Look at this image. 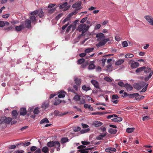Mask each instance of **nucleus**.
<instances>
[{
	"label": "nucleus",
	"mask_w": 153,
	"mask_h": 153,
	"mask_svg": "<svg viewBox=\"0 0 153 153\" xmlns=\"http://www.w3.org/2000/svg\"><path fill=\"white\" fill-rule=\"evenodd\" d=\"M89 26L86 24H81L78 27V29L79 32L82 31V33L80 35V36H82L84 35V33L86 32L89 29Z\"/></svg>",
	"instance_id": "obj_1"
},
{
	"label": "nucleus",
	"mask_w": 153,
	"mask_h": 153,
	"mask_svg": "<svg viewBox=\"0 0 153 153\" xmlns=\"http://www.w3.org/2000/svg\"><path fill=\"white\" fill-rule=\"evenodd\" d=\"M82 2L81 1H79L75 3L72 5V7L75 8L74 10L78 12L82 8V7L81 6Z\"/></svg>",
	"instance_id": "obj_2"
},
{
	"label": "nucleus",
	"mask_w": 153,
	"mask_h": 153,
	"mask_svg": "<svg viewBox=\"0 0 153 153\" xmlns=\"http://www.w3.org/2000/svg\"><path fill=\"white\" fill-rule=\"evenodd\" d=\"M108 38L104 39L102 40H101L98 44H97L96 46L97 47H100L104 45L109 40Z\"/></svg>",
	"instance_id": "obj_3"
},
{
	"label": "nucleus",
	"mask_w": 153,
	"mask_h": 153,
	"mask_svg": "<svg viewBox=\"0 0 153 153\" xmlns=\"http://www.w3.org/2000/svg\"><path fill=\"white\" fill-rule=\"evenodd\" d=\"M144 18L149 22L150 25L153 26V18L149 15L146 16Z\"/></svg>",
	"instance_id": "obj_4"
},
{
	"label": "nucleus",
	"mask_w": 153,
	"mask_h": 153,
	"mask_svg": "<svg viewBox=\"0 0 153 153\" xmlns=\"http://www.w3.org/2000/svg\"><path fill=\"white\" fill-rule=\"evenodd\" d=\"M53 147L56 149L57 151H59L60 149V143L58 141H55V143Z\"/></svg>",
	"instance_id": "obj_5"
},
{
	"label": "nucleus",
	"mask_w": 153,
	"mask_h": 153,
	"mask_svg": "<svg viewBox=\"0 0 153 153\" xmlns=\"http://www.w3.org/2000/svg\"><path fill=\"white\" fill-rule=\"evenodd\" d=\"M25 28L24 25L23 24L19 26H16L15 27V29L16 31H20Z\"/></svg>",
	"instance_id": "obj_6"
},
{
	"label": "nucleus",
	"mask_w": 153,
	"mask_h": 153,
	"mask_svg": "<svg viewBox=\"0 0 153 153\" xmlns=\"http://www.w3.org/2000/svg\"><path fill=\"white\" fill-rule=\"evenodd\" d=\"M20 115L22 116H25L27 113V111L26 109L24 108H20Z\"/></svg>",
	"instance_id": "obj_7"
},
{
	"label": "nucleus",
	"mask_w": 153,
	"mask_h": 153,
	"mask_svg": "<svg viewBox=\"0 0 153 153\" xmlns=\"http://www.w3.org/2000/svg\"><path fill=\"white\" fill-rule=\"evenodd\" d=\"M91 82L95 88H100L99 84L97 81L95 80H92L91 81Z\"/></svg>",
	"instance_id": "obj_8"
},
{
	"label": "nucleus",
	"mask_w": 153,
	"mask_h": 153,
	"mask_svg": "<svg viewBox=\"0 0 153 153\" xmlns=\"http://www.w3.org/2000/svg\"><path fill=\"white\" fill-rule=\"evenodd\" d=\"M31 23V22L30 20L29 19L26 20L25 22V25L26 26V27L29 28L30 27Z\"/></svg>",
	"instance_id": "obj_9"
},
{
	"label": "nucleus",
	"mask_w": 153,
	"mask_h": 153,
	"mask_svg": "<svg viewBox=\"0 0 153 153\" xmlns=\"http://www.w3.org/2000/svg\"><path fill=\"white\" fill-rule=\"evenodd\" d=\"M125 87L127 91H130L133 89L132 86L127 83L125 84Z\"/></svg>",
	"instance_id": "obj_10"
},
{
	"label": "nucleus",
	"mask_w": 153,
	"mask_h": 153,
	"mask_svg": "<svg viewBox=\"0 0 153 153\" xmlns=\"http://www.w3.org/2000/svg\"><path fill=\"white\" fill-rule=\"evenodd\" d=\"M95 62L94 61L91 62L89 65L88 68L89 70H92L94 69L95 68V66L94 63Z\"/></svg>",
	"instance_id": "obj_11"
},
{
	"label": "nucleus",
	"mask_w": 153,
	"mask_h": 153,
	"mask_svg": "<svg viewBox=\"0 0 153 153\" xmlns=\"http://www.w3.org/2000/svg\"><path fill=\"white\" fill-rule=\"evenodd\" d=\"M12 115L13 119H16L18 115L17 111L16 110L13 111L12 112Z\"/></svg>",
	"instance_id": "obj_12"
},
{
	"label": "nucleus",
	"mask_w": 153,
	"mask_h": 153,
	"mask_svg": "<svg viewBox=\"0 0 153 153\" xmlns=\"http://www.w3.org/2000/svg\"><path fill=\"white\" fill-rule=\"evenodd\" d=\"M30 18L33 23L35 24L36 23L37 19H36L35 16H30Z\"/></svg>",
	"instance_id": "obj_13"
},
{
	"label": "nucleus",
	"mask_w": 153,
	"mask_h": 153,
	"mask_svg": "<svg viewBox=\"0 0 153 153\" xmlns=\"http://www.w3.org/2000/svg\"><path fill=\"white\" fill-rule=\"evenodd\" d=\"M96 37L98 38L99 39H100V40H101L102 39L105 38V36L104 34L102 33H100L96 35Z\"/></svg>",
	"instance_id": "obj_14"
},
{
	"label": "nucleus",
	"mask_w": 153,
	"mask_h": 153,
	"mask_svg": "<svg viewBox=\"0 0 153 153\" xmlns=\"http://www.w3.org/2000/svg\"><path fill=\"white\" fill-rule=\"evenodd\" d=\"M55 143V141H50L47 143V145L49 147H53L54 146Z\"/></svg>",
	"instance_id": "obj_15"
},
{
	"label": "nucleus",
	"mask_w": 153,
	"mask_h": 153,
	"mask_svg": "<svg viewBox=\"0 0 153 153\" xmlns=\"http://www.w3.org/2000/svg\"><path fill=\"white\" fill-rule=\"evenodd\" d=\"M106 135V133H105L103 134H100L96 138L98 140H102L103 138L105 137Z\"/></svg>",
	"instance_id": "obj_16"
},
{
	"label": "nucleus",
	"mask_w": 153,
	"mask_h": 153,
	"mask_svg": "<svg viewBox=\"0 0 153 153\" xmlns=\"http://www.w3.org/2000/svg\"><path fill=\"white\" fill-rule=\"evenodd\" d=\"M105 151L107 152H109L110 151L115 152L116 151V149L114 148L108 147L105 149Z\"/></svg>",
	"instance_id": "obj_17"
},
{
	"label": "nucleus",
	"mask_w": 153,
	"mask_h": 153,
	"mask_svg": "<svg viewBox=\"0 0 153 153\" xmlns=\"http://www.w3.org/2000/svg\"><path fill=\"white\" fill-rule=\"evenodd\" d=\"M139 96V94L138 93L129 94L128 97L130 98H132L134 97H137Z\"/></svg>",
	"instance_id": "obj_18"
},
{
	"label": "nucleus",
	"mask_w": 153,
	"mask_h": 153,
	"mask_svg": "<svg viewBox=\"0 0 153 153\" xmlns=\"http://www.w3.org/2000/svg\"><path fill=\"white\" fill-rule=\"evenodd\" d=\"M4 122L7 124H9L12 120L11 118L10 117H5V119H4Z\"/></svg>",
	"instance_id": "obj_19"
},
{
	"label": "nucleus",
	"mask_w": 153,
	"mask_h": 153,
	"mask_svg": "<svg viewBox=\"0 0 153 153\" xmlns=\"http://www.w3.org/2000/svg\"><path fill=\"white\" fill-rule=\"evenodd\" d=\"M139 65V63L137 62H135L131 64V67L132 68H135L138 67Z\"/></svg>",
	"instance_id": "obj_20"
},
{
	"label": "nucleus",
	"mask_w": 153,
	"mask_h": 153,
	"mask_svg": "<svg viewBox=\"0 0 153 153\" xmlns=\"http://www.w3.org/2000/svg\"><path fill=\"white\" fill-rule=\"evenodd\" d=\"M48 102L46 101L43 103L42 105V108H44V109H45L47 108H48Z\"/></svg>",
	"instance_id": "obj_21"
},
{
	"label": "nucleus",
	"mask_w": 153,
	"mask_h": 153,
	"mask_svg": "<svg viewBox=\"0 0 153 153\" xmlns=\"http://www.w3.org/2000/svg\"><path fill=\"white\" fill-rule=\"evenodd\" d=\"M42 151L44 153H49V149L48 146H44L42 149Z\"/></svg>",
	"instance_id": "obj_22"
},
{
	"label": "nucleus",
	"mask_w": 153,
	"mask_h": 153,
	"mask_svg": "<svg viewBox=\"0 0 153 153\" xmlns=\"http://www.w3.org/2000/svg\"><path fill=\"white\" fill-rule=\"evenodd\" d=\"M94 126L96 127L100 126L102 124V123L98 121H95L94 122Z\"/></svg>",
	"instance_id": "obj_23"
},
{
	"label": "nucleus",
	"mask_w": 153,
	"mask_h": 153,
	"mask_svg": "<svg viewBox=\"0 0 153 153\" xmlns=\"http://www.w3.org/2000/svg\"><path fill=\"white\" fill-rule=\"evenodd\" d=\"M144 71L146 73H151V71H152L151 70V68L149 67L146 68L145 67V68L144 69Z\"/></svg>",
	"instance_id": "obj_24"
},
{
	"label": "nucleus",
	"mask_w": 153,
	"mask_h": 153,
	"mask_svg": "<svg viewBox=\"0 0 153 153\" xmlns=\"http://www.w3.org/2000/svg\"><path fill=\"white\" fill-rule=\"evenodd\" d=\"M124 62V60L123 59H120L118 60L115 63L116 65H120L123 64Z\"/></svg>",
	"instance_id": "obj_25"
},
{
	"label": "nucleus",
	"mask_w": 153,
	"mask_h": 153,
	"mask_svg": "<svg viewBox=\"0 0 153 153\" xmlns=\"http://www.w3.org/2000/svg\"><path fill=\"white\" fill-rule=\"evenodd\" d=\"M112 120L114 122H121L122 120V118L120 117H117L112 119Z\"/></svg>",
	"instance_id": "obj_26"
},
{
	"label": "nucleus",
	"mask_w": 153,
	"mask_h": 153,
	"mask_svg": "<svg viewBox=\"0 0 153 153\" xmlns=\"http://www.w3.org/2000/svg\"><path fill=\"white\" fill-rule=\"evenodd\" d=\"M75 83L78 85H79L81 83V80L80 79L77 78H76L74 79Z\"/></svg>",
	"instance_id": "obj_27"
},
{
	"label": "nucleus",
	"mask_w": 153,
	"mask_h": 153,
	"mask_svg": "<svg viewBox=\"0 0 153 153\" xmlns=\"http://www.w3.org/2000/svg\"><path fill=\"white\" fill-rule=\"evenodd\" d=\"M49 121L48 119L47 118H45L42 119L40 122V124H43L44 123H48Z\"/></svg>",
	"instance_id": "obj_28"
},
{
	"label": "nucleus",
	"mask_w": 153,
	"mask_h": 153,
	"mask_svg": "<svg viewBox=\"0 0 153 153\" xmlns=\"http://www.w3.org/2000/svg\"><path fill=\"white\" fill-rule=\"evenodd\" d=\"M88 150V148L85 149H80L78 151L80 152V153H88L89 152Z\"/></svg>",
	"instance_id": "obj_29"
},
{
	"label": "nucleus",
	"mask_w": 153,
	"mask_h": 153,
	"mask_svg": "<svg viewBox=\"0 0 153 153\" xmlns=\"http://www.w3.org/2000/svg\"><path fill=\"white\" fill-rule=\"evenodd\" d=\"M152 74H153V71H151V73H150L149 74V76L145 77V79H144L145 81L146 82L148 81L149 80V78L151 77Z\"/></svg>",
	"instance_id": "obj_30"
},
{
	"label": "nucleus",
	"mask_w": 153,
	"mask_h": 153,
	"mask_svg": "<svg viewBox=\"0 0 153 153\" xmlns=\"http://www.w3.org/2000/svg\"><path fill=\"white\" fill-rule=\"evenodd\" d=\"M39 10V12L38 13V16L40 18H42L44 16V13L42 9Z\"/></svg>",
	"instance_id": "obj_31"
},
{
	"label": "nucleus",
	"mask_w": 153,
	"mask_h": 153,
	"mask_svg": "<svg viewBox=\"0 0 153 153\" xmlns=\"http://www.w3.org/2000/svg\"><path fill=\"white\" fill-rule=\"evenodd\" d=\"M117 131V130L116 129H114L112 128H110L109 129L108 132L111 134H116Z\"/></svg>",
	"instance_id": "obj_32"
},
{
	"label": "nucleus",
	"mask_w": 153,
	"mask_h": 153,
	"mask_svg": "<svg viewBox=\"0 0 153 153\" xmlns=\"http://www.w3.org/2000/svg\"><path fill=\"white\" fill-rule=\"evenodd\" d=\"M73 99L76 101H79L80 99V96L78 94H76L74 96Z\"/></svg>",
	"instance_id": "obj_33"
},
{
	"label": "nucleus",
	"mask_w": 153,
	"mask_h": 153,
	"mask_svg": "<svg viewBox=\"0 0 153 153\" xmlns=\"http://www.w3.org/2000/svg\"><path fill=\"white\" fill-rule=\"evenodd\" d=\"M68 141V139L67 137L62 138L60 140L61 143H65Z\"/></svg>",
	"instance_id": "obj_34"
},
{
	"label": "nucleus",
	"mask_w": 153,
	"mask_h": 153,
	"mask_svg": "<svg viewBox=\"0 0 153 153\" xmlns=\"http://www.w3.org/2000/svg\"><path fill=\"white\" fill-rule=\"evenodd\" d=\"M82 88L83 90L85 91H88L91 89V88L85 85H83L82 87Z\"/></svg>",
	"instance_id": "obj_35"
},
{
	"label": "nucleus",
	"mask_w": 153,
	"mask_h": 153,
	"mask_svg": "<svg viewBox=\"0 0 153 153\" xmlns=\"http://www.w3.org/2000/svg\"><path fill=\"white\" fill-rule=\"evenodd\" d=\"M78 13V12H76V11L74 10V11L69 14L67 16L70 19V18L73 15H76Z\"/></svg>",
	"instance_id": "obj_36"
},
{
	"label": "nucleus",
	"mask_w": 153,
	"mask_h": 153,
	"mask_svg": "<svg viewBox=\"0 0 153 153\" xmlns=\"http://www.w3.org/2000/svg\"><path fill=\"white\" fill-rule=\"evenodd\" d=\"M78 13V12H76V11L74 10V11L69 14L67 16L70 19V18L73 15H76Z\"/></svg>",
	"instance_id": "obj_37"
},
{
	"label": "nucleus",
	"mask_w": 153,
	"mask_h": 153,
	"mask_svg": "<svg viewBox=\"0 0 153 153\" xmlns=\"http://www.w3.org/2000/svg\"><path fill=\"white\" fill-rule=\"evenodd\" d=\"M108 112H93L91 114L93 115H100V114H103L107 113Z\"/></svg>",
	"instance_id": "obj_38"
},
{
	"label": "nucleus",
	"mask_w": 153,
	"mask_h": 153,
	"mask_svg": "<svg viewBox=\"0 0 153 153\" xmlns=\"http://www.w3.org/2000/svg\"><path fill=\"white\" fill-rule=\"evenodd\" d=\"M94 48H88L85 50V52L86 53H89L93 51Z\"/></svg>",
	"instance_id": "obj_39"
},
{
	"label": "nucleus",
	"mask_w": 153,
	"mask_h": 153,
	"mask_svg": "<svg viewBox=\"0 0 153 153\" xmlns=\"http://www.w3.org/2000/svg\"><path fill=\"white\" fill-rule=\"evenodd\" d=\"M85 61V59L83 58H82L78 59L77 61L78 64H81L83 63Z\"/></svg>",
	"instance_id": "obj_40"
},
{
	"label": "nucleus",
	"mask_w": 153,
	"mask_h": 153,
	"mask_svg": "<svg viewBox=\"0 0 153 153\" xmlns=\"http://www.w3.org/2000/svg\"><path fill=\"white\" fill-rule=\"evenodd\" d=\"M134 87L135 89L138 90H139L141 88V87H140V85L139 84L137 83L136 84H134Z\"/></svg>",
	"instance_id": "obj_41"
},
{
	"label": "nucleus",
	"mask_w": 153,
	"mask_h": 153,
	"mask_svg": "<svg viewBox=\"0 0 153 153\" xmlns=\"http://www.w3.org/2000/svg\"><path fill=\"white\" fill-rule=\"evenodd\" d=\"M134 129L135 128H128L126 129V131L128 133H131L132 132Z\"/></svg>",
	"instance_id": "obj_42"
},
{
	"label": "nucleus",
	"mask_w": 153,
	"mask_h": 153,
	"mask_svg": "<svg viewBox=\"0 0 153 153\" xmlns=\"http://www.w3.org/2000/svg\"><path fill=\"white\" fill-rule=\"evenodd\" d=\"M39 12V10H36L31 13L30 14L31 16H35Z\"/></svg>",
	"instance_id": "obj_43"
},
{
	"label": "nucleus",
	"mask_w": 153,
	"mask_h": 153,
	"mask_svg": "<svg viewBox=\"0 0 153 153\" xmlns=\"http://www.w3.org/2000/svg\"><path fill=\"white\" fill-rule=\"evenodd\" d=\"M68 3L65 2L63 4H61L59 6V8L60 9H63L66 7L68 5Z\"/></svg>",
	"instance_id": "obj_44"
},
{
	"label": "nucleus",
	"mask_w": 153,
	"mask_h": 153,
	"mask_svg": "<svg viewBox=\"0 0 153 153\" xmlns=\"http://www.w3.org/2000/svg\"><path fill=\"white\" fill-rule=\"evenodd\" d=\"M145 68V67L143 66L139 68H137L136 70L137 72H139L142 71H144V69Z\"/></svg>",
	"instance_id": "obj_45"
},
{
	"label": "nucleus",
	"mask_w": 153,
	"mask_h": 153,
	"mask_svg": "<svg viewBox=\"0 0 153 153\" xmlns=\"http://www.w3.org/2000/svg\"><path fill=\"white\" fill-rule=\"evenodd\" d=\"M65 92L63 91V92H61L58 95V97L59 98H63L65 96V95L64 94Z\"/></svg>",
	"instance_id": "obj_46"
},
{
	"label": "nucleus",
	"mask_w": 153,
	"mask_h": 153,
	"mask_svg": "<svg viewBox=\"0 0 153 153\" xmlns=\"http://www.w3.org/2000/svg\"><path fill=\"white\" fill-rule=\"evenodd\" d=\"M91 106L90 105H88L87 104H85L84 105V107L85 108H89V109H93V108L92 107H91Z\"/></svg>",
	"instance_id": "obj_47"
},
{
	"label": "nucleus",
	"mask_w": 153,
	"mask_h": 153,
	"mask_svg": "<svg viewBox=\"0 0 153 153\" xmlns=\"http://www.w3.org/2000/svg\"><path fill=\"white\" fill-rule=\"evenodd\" d=\"M39 108H38V107H36V108H35L33 111V113L35 114H38L39 112Z\"/></svg>",
	"instance_id": "obj_48"
},
{
	"label": "nucleus",
	"mask_w": 153,
	"mask_h": 153,
	"mask_svg": "<svg viewBox=\"0 0 153 153\" xmlns=\"http://www.w3.org/2000/svg\"><path fill=\"white\" fill-rule=\"evenodd\" d=\"M56 8H53L48 10V13L50 14H52L56 10Z\"/></svg>",
	"instance_id": "obj_49"
},
{
	"label": "nucleus",
	"mask_w": 153,
	"mask_h": 153,
	"mask_svg": "<svg viewBox=\"0 0 153 153\" xmlns=\"http://www.w3.org/2000/svg\"><path fill=\"white\" fill-rule=\"evenodd\" d=\"M13 29V27L11 26L9 27H5L4 29L5 30H7V31L12 30Z\"/></svg>",
	"instance_id": "obj_50"
},
{
	"label": "nucleus",
	"mask_w": 153,
	"mask_h": 153,
	"mask_svg": "<svg viewBox=\"0 0 153 153\" xmlns=\"http://www.w3.org/2000/svg\"><path fill=\"white\" fill-rule=\"evenodd\" d=\"M61 102V100H56L53 103V104L55 105H58Z\"/></svg>",
	"instance_id": "obj_51"
},
{
	"label": "nucleus",
	"mask_w": 153,
	"mask_h": 153,
	"mask_svg": "<svg viewBox=\"0 0 153 153\" xmlns=\"http://www.w3.org/2000/svg\"><path fill=\"white\" fill-rule=\"evenodd\" d=\"M106 58L105 57H103V59H102V66H104L105 64V63L106 60Z\"/></svg>",
	"instance_id": "obj_52"
},
{
	"label": "nucleus",
	"mask_w": 153,
	"mask_h": 153,
	"mask_svg": "<svg viewBox=\"0 0 153 153\" xmlns=\"http://www.w3.org/2000/svg\"><path fill=\"white\" fill-rule=\"evenodd\" d=\"M134 56V55L132 54H127L125 56V57L127 58H132Z\"/></svg>",
	"instance_id": "obj_53"
},
{
	"label": "nucleus",
	"mask_w": 153,
	"mask_h": 153,
	"mask_svg": "<svg viewBox=\"0 0 153 153\" xmlns=\"http://www.w3.org/2000/svg\"><path fill=\"white\" fill-rule=\"evenodd\" d=\"M81 130V128L80 127H76L74 128L73 130L75 132H78L80 131Z\"/></svg>",
	"instance_id": "obj_54"
},
{
	"label": "nucleus",
	"mask_w": 153,
	"mask_h": 153,
	"mask_svg": "<svg viewBox=\"0 0 153 153\" xmlns=\"http://www.w3.org/2000/svg\"><path fill=\"white\" fill-rule=\"evenodd\" d=\"M63 15V14L62 13H60V14L58 15L57 16H56L55 17V19L56 20H58Z\"/></svg>",
	"instance_id": "obj_55"
},
{
	"label": "nucleus",
	"mask_w": 153,
	"mask_h": 153,
	"mask_svg": "<svg viewBox=\"0 0 153 153\" xmlns=\"http://www.w3.org/2000/svg\"><path fill=\"white\" fill-rule=\"evenodd\" d=\"M104 79L105 80L108 82H111L112 81V80L111 79L107 76L105 77L104 78Z\"/></svg>",
	"instance_id": "obj_56"
},
{
	"label": "nucleus",
	"mask_w": 153,
	"mask_h": 153,
	"mask_svg": "<svg viewBox=\"0 0 153 153\" xmlns=\"http://www.w3.org/2000/svg\"><path fill=\"white\" fill-rule=\"evenodd\" d=\"M122 45L123 47H127L128 45L127 42L126 41H123L122 43Z\"/></svg>",
	"instance_id": "obj_57"
},
{
	"label": "nucleus",
	"mask_w": 153,
	"mask_h": 153,
	"mask_svg": "<svg viewBox=\"0 0 153 153\" xmlns=\"http://www.w3.org/2000/svg\"><path fill=\"white\" fill-rule=\"evenodd\" d=\"M119 98V97L117 94H113L112 95V100L117 99Z\"/></svg>",
	"instance_id": "obj_58"
},
{
	"label": "nucleus",
	"mask_w": 153,
	"mask_h": 153,
	"mask_svg": "<svg viewBox=\"0 0 153 153\" xmlns=\"http://www.w3.org/2000/svg\"><path fill=\"white\" fill-rule=\"evenodd\" d=\"M90 129L89 128H88L85 129L84 130H82L81 131H80V132L81 133H84L86 132H87L88 131H89Z\"/></svg>",
	"instance_id": "obj_59"
},
{
	"label": "nucleus",
	"mask_w": 153,
	"mask_h": 153,
	"mask_svg": "<svg viewBox=\"0 0 153 153\" xmlns=\"http://www.w3.org/2000/svg\"><path fill=\"white\" fill-rule=\"evenodd\" d=\"M79 101L80 102L78 103L79 104H83L85 103V101L83 98H82L81 100H80Z\"/></svg>",
	"instance_id": "obj_60"
},
{
	"label": "nucleus",
	"mask_w": 153,
	"mask_h": 153,
	"mask_svg": "<svg viewBox=\"0 0 153 153\" xmlns=\"http://www.w3.org/2000/svg\"><path fill=\"white\" fill-rule=\"evenodd\" d=\"M150 119V117L148 116H146L143 117V120L145 121L146 120H149Z\"/></svg>",
	"instance_id": "obj_61"
},
{
	"label": "nucleus",
	"mask_w": 153,
	"mask_h": 153,
	"mask_svg": "<svg viewBox=\"0 0 153 153\" xmlns=\"http://www.w3.org/2000/svg\"><path fill=\"white\" fill-rule=\"evenodd\" d=\"M86 147V146L83 145H80V146H78L77 149H85Z\"/></svg>",
	"instance_id": "obj_62"
},
{
	"label": "nucleus",
	"mask_w": 153,
	"mask_h": 153,
	"mask_svg": "<svg viewBox=\"0 0 153 153\" xmlns=\"http://www.w3.org/2000/svg\"><path fill=\"white\" fill-rule=\"evenodd\" d=\"M118 85L121 87H125V84L122 82H119L118 83Z\"/></svg>",
	"instance_id": "obj_63"
},
{
	"label": "nucleus",
	"mask_w": 153,
	"mask_h": 153,
	"mask_svg": "<svg viewBox=\"0 0 153 153\" xmlns=\"http://www.w3.org/2000/svg\"><path fill=\"white\" fill-rule=\"evenodd\" d=\"M37 149V147L36 146H33L30 148V151L31 152H33L36 150Z\"/></svg>",
	"instance_id": "obj_64"
}]
</instances>
